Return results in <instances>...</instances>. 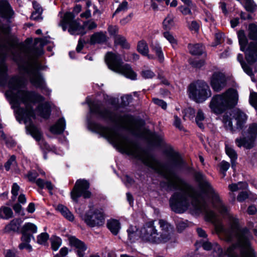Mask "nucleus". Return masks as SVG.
<instances>
[{
  "label": "nucleus",
  "instance_id": "39",
  "mask_svg": "<svg viewBox=\"0 0 257 257\" xmlns=\"http://www.w3.org/2000/svg\"><path fill=\"white\" fill-rule=\"evenodd\" d=\"M244 6L246 11L253 12L257 10V5L253 0H244Z\"/></svg>",
  "mask_w": 257,
  "mask_h": 257
},
{
  "label": "nucleus",
  "instance_id": "17",
  "mask_svg": "<svg viewBox=\"0 0 257 257\" xmlns=\"http://www.w3.org/2000/svg\"><path fill=\"white\" fill-rule=\"evenodd\" d=\"M246 61L252 64L257 61V42H250L245 55Z\"/></svg>",
  "mask_w": 257,
  "mask_h": 257
},
{
  "label": "nucleus",
  "instance_id": "15",
  "mask_svg": "<svg viewBox=\"0 0 257 257\" xmlns=\"http://www.w3.org/2000/svg\"><path fill=\"white\" fill-rule=\"evenodd\" d=\"M68 241L70 246L74 248L78 256L83 257L87 249L85 243L74 236L69 237Z\"/></svg>",
  "mask_w": 257,
  "mask_h": 257
},
{
  "label": "nucleus",
  "instance_id": "46",
  "mask_svg": "<svg viewBox=\"0 0 257 257\" xmlns=\"http://www.w3.org/2000/svg\"><path fill=\"white\" fill-rule=\"evenodd\" d=\"M195 111L194 109L189 107L185 110V114L183 116L184 120H186L187 118L192 119L195 116Z\"/></svg>",
  "mask_w": 257,
  "mask_h": 257
},
{
  "label": "nucleus",
  "instance_id": "16",
  "mask_svg": "<svg viewBox=\"0 0 257 257\" xmlns=\"http://www.w3.org/2000/svg\"><path fill=\"white\" fill-rule=\"evenodd\" d=\"M52 106V103L51 102L46 101L39 104L36 107V111L40 117L47 119L51 115Z\"/></svg>",
  "mask_w": 257,
  "mask_h": 257
},
{
  "label": "nucleus",
  "instance_id": "19",
  "mask_svg": "<svg viewBox=\"0 0 257 257\" xmlns=\"http://www.w3.org/2000/svg\"><path fill=\"white\" fill-rule=\"evenodd\" d=\"M137 50L143 56H146L149 59H154L155 57L154 55L149 54V49L147 42L145 40H141L138 42L137 45Z\"/></svg>",
  "mask_w": 257,
  "mask_h": 257
},
{
  "label": "nucleus",
  "instance_id": "50",
  "mask_svg": "<svg viewBox=\"0 0 257 257\" xmlns=\"http://www.w3.org/2000/svg\"><path fill=\"white\" fill-rule=\"evenodd\" d=\"M249 102L250 104L257 109V93L251 92L249 96Z\"/></svg>",
  "mask_w": 257,
  "mask_h": 257
},
{
  "label": "nucleus",
  "instance_id": "41",
  "mask_svg": "<svg viewBox=\"0 0 257 257\" xmlns=\"http://www.w3.org/2000/svg\"><path fill=\"white\" fill-rule=\"evenodd\" d=\"M163 36L169 42L173 48L177 45V41L169 32L167 31L163 33Z\"/></svg>",
  "mask_w": 257,
  "mask_h": 257
},
{
  "label": "nucleus",
  "instance_id": "62",
  "mask_svg": "<svg viewBox=\"0 0 257 257\" xmlns=\"http://www.w3.org/2000/svg\"><path fill=\"white\" fill-rule=\"evenodd\" d=\"M33 6L35 10L34 12H37L38 14H42L43 10L39 4L35 2L33 3Z\"/></svg>",
  "mask_w": 257,
  "mask_h": 257
},
{
  "label": "nucleus",
  "instance_id": "45",
  "mask_svg": "<svg viewBox=\"0 0 257 257\" xmlns=\"http://www.w3.org/2000/svg\"><path fill=\"white\" fill-rule=\"evenodd\" d=\"M171 160L176 166H180L182 163L181 156L178 153H173L170 156Z\"/></svg>",
  "mask_w": 257,
  "mask_h": 257
},
{
  "label": "nucleus",
  "instance_id": "4",
  "mask_svg": "<svg viewBox=\"0 0 257 257\" xmlns=\"http://www.w3.org/2000/svg\"><path fill=\"white\" fill-rule=\"evenodd\" d=\"M159 225L161 229L160 233L156 229L154 221L146 222L140 229V238L144 241L157 244L170 240L173 235V227L163 219H159Z\"/></svg>",
  "mask_w": 257,
  "mask_h": 257
},
{
  "label": "nucleus",
  "instance_id": "28",
  "mask_svg": "<svg viewBox=\"0 0 257 257\" xmlns=\"http://www.w3.org/2000/svg\"><path fill=\"white\" fill-rule=\"evenodd\" d=\"M239 44L240 47V50L244 51L246 44L247 43V39L245 36L243 30H240L237 33Z\"/></svg>",
  "mask_w": 257,
  "mask_h": 257
},
{
  "label": "nucleus",
  "instance_id": "38",
  "mask_svg": "<svg viewBox=\"0 0 257 257\" xmlns=\"http://www.w3.org/2000/svg\"><path fill=\"white\" fill-rule=\"evenodd\" d=\"M37 231V226L33 223L28 222L25 223L22 228V232H31L33 233H36Z\"/></svg>",
  "mask_w": 257,
  "mask_h": 257
},
{
  "label": "nucleus",
  "instance_id": "23",
  "mask_svg": "<svg viewBox=\"0 0 257 257\" xmlns=\"http://www.w3.org/2000/svg\"><path fill=\"white\" fill-rule=\"evenodd\" d=\"M202 247L204 249L207 250H210L212 248H213V249L216 251L217 256H221L222 255V249L218 244L216 243L211 244V243L208 241H204L202 243Z\"/></svg>",
  "mask_w": 257,
  "mask_h": 257
},
{
  "label": "nucleus",
  "instance_id": "57",
  "mask_svg": "<svg viewBox=\"0 0 257 257\" xmlns=\"http://www.w3.org/2000/svg\"><path fill=\"white\" fill-rule=\"evenodd\" d=\"M19 190L20 186L16 183H14L12 187L11 193L15 198H16L18 195Z\"/></svg>",
  "mask_w": 257,
  "mask_h": 257
},
{
  "label": "nucleus",
  "instance_id": "44",
  "mask_svg": "<svg viewBox=\"0 0 257 257\" xmlns=\"http://www.w3.org/2000/svg\"><path fill=\"white\" fill-rule=\"evenodd\" d=\"M188 226L187 220H179L176 222V227L178 232H182Z\"/></svg>",
  "mask_w": 257,
  "mask_h": 257
},
{
  "label": "nucleus",
  "instance_id": "52",
  "mask_svg": "<svg viewBox=\"0 0 257 257\" xmlns=\"http://www.w3.org/2000/svg\"><path fill=\"white\" fill-rule=\"evenodd\" d=\"M141 75L145 79H150L154 77L155 74L151 70H144L142 71Z\"/></svg>",
  "mask_w": 257,
  "mask_h": 257
},
{
  "label": "nucleus",
  "instance_id": "59",
  "mask_svg": "<svg viewBox=\"0 0 257 257\" xmlns=\"http://www.w3.org/2000/svg\"><path fill=\"white\" fill-rule=\"evenodd\" d=\"M118 28L116 26H109L108 28V31L110 35L115 36L118 32Z\"/></svg>",
  "mask_w": 257,
  "mask_h": 257
},
{
  "label": "nucleus",
  "instance_id": "21",
  "mask_svg": "<svg viewBox=\"0 0 257 257\" xmlns=\"http://www.w3.org/2000/svg\"><path fill=\"white\" fill-rule=\"evenodd\" d=\"M107 227L110 232L114 235L118 234L121 228L119 221L114 219H111L107 220Z\"/></svg>",
  "mask_w": 257,
  "mask_h": 257
},
{
  "label": "nucleus",
  "instance_id": "48",
  "mask_svg": "<svg viewBox=\"0 0 257 257\" xmlns=\"http://www.w3.org/2000/svg\"><path fill=\"white\" fill-rule=\"evenodd\" d=\"M219 166L220 171L222 174V177H224L226 175V172L230 167V164L228 162L223 161L220 163Z\"/></svg>",
  "mask_w": 257,
  "mask_h": 257
},
{
  "label": "nucleus",
  "instance_id": "13",
  "mask_svg": "<svg viewBox=\"0 0 257 257\" xmlns=\"http://www.w3.org/2000/svg\"><path fill=\"white\" fill-rule=\"evenodd\" d=\"M89 184L87 180L84 179L78 180L71 192V197L75 202L78 201V198L82 196L84 198H89L91 193L88 190Z\"/></svg>",
  "mask_w": 257,
  "mask_h": 257
},
{
  "label": "nucleus",
  "instance_id": "10",
  "mask_svg": "<svg viewBox=\"0 0 257 257\" xmlns=\"http://www.w3.org/2000/svg\"><path fill=\"white\" fill-rule=\"evenodd\" d=\"M82 220L90 227H100L105 222V216L102 209L93 208L90 206L89 209L82 216Z\"/></svg>",
  "mask_w": 257,
  "mask_h": 257
},
{
  "label": "nucleus",
  "instance_id": "63",
  "mask_svg": "<svg viewBox=\"0 0 257 257\" xmlns=\"http://www.w3.org/2000/svg\"><path fill=\"white\" fill-rule=\"evenodd\" d=\"M190 30L197 31L199 30V25L196 21H192L189 26Z\"/></svg>",
  "mask_w": 257,
  "mask_h": 257
},
{
  "label": "nucleus",
  "instance_id": "34",
  "mask_svg": "<svg viewBox=\"0 0 257 257\" xmlns=\"http://www.w3.org/2000/svg\"><path fill=\"white\" fill-rule=\"evenodd\" d=\"M225 152L228 156L230 158L232 167L234 169L235 166V160L237 159V154L235 151L231 147L226 145Z\"/></svg>",
  "mask_w": 257,
  "mask_h": 257
},
{
  "label": "nucleus",
  "instance_id": "64",
  "mask_svg": "<svg viewBox=\"0 0 257 257\" xmlns=\"http://www.w3.org/2000/svg\"><path fill=\"white\" fill-rule=\"evenodd\" d=\"M23 235L21 237V241L30 243L31 240L30 235L25 232H22Z\"/></svg>",
  "mask_w": 257,
  "mask_h": 257
},
{
  "label": "nucleus",
  "instance_id": "7",
  "mask_svg": "<svg viewBox=\"0 0 257 257\" xmlns=\"http://www.w3.org/2000/svg\"><path fill=\"white\" fill-rule=\"evenodd\" d=\"M38 65L39 63L36 58L33 56L29 59L27 63L24 67V70L28 74L30 81L35 87L50 94L51 90L47 88L44 77L36 68Z\"/></svg>",
  "mask_w": 257,
  "mask_h": 257
},
{
  "label": "nucleus",
  "instance_id": "56",
  "mask_svg": "<svg viewBox=\"0 0 257 257\" xmlns=\"http://www.w3.org/2000/svg\"><path fill=\"white\" fill-rule=\"evenodd\" d=\"M19 247L20 249H26L29 251H31L32 249V247L29 243L24 241H22Z\"/></svg>",
  "mask_w": 257,
  "mask_h": 257
},
{
  "label": "nucleus",
  "instance_id": "55",
  "mask_svg": "<svg viewBox=\"0 0 257 257\" xmlns=\"http://www.w3.org/2000/svg\"><path fill=\"white\" fill-rule=\"evenodd\" d=\"M248 197V194L246 191L241 192L237 197V200L239 202L244 201Z\"/></svg>",
  "mask_w": 257,
  "mask_h": 257
},
{
  "label": "nucleus",
  "instance_id": "24",
  "mask_svg": "<svg viewBox=\"0 0 257 257\" xmlns=\"http://www.w3.org/2000/svg\"><path fill=\"white\" fill-rule=\"evenodd\" d=\"M151 47L152 50L156 53L159 62H163L164 57L162 48L160 44L158 42L152 43L151 45Z\"/></svg>",
  "mask_w": 257,
  "mask_h": 257
},
{
  "label": "nucleus",
  "instance_id": "9",
  "mask_svg": "<svg viewBox=\"0 0 257 257\" xmlns=\"http://www.w3.org/2000/svg\"><path fill=\"white\" fill-rule=\"evenodd\" d=\"M188 92L189 97L198 103L204 102L211 94L208 84L201 81L191 83L188 86Z\"/></svg>",
  "mask_w": 257,
  "mask_h": 257
},
{
  "label": "nucleus",
  "instance_id": "29",
  "mask_svg": "<svg viewBox=\"0 0 257 257\" xmlns=\"http://www.w3.org/2000/svg\"><path fill=\"white\" fill-rule=\"evenodd\" d=\"M106 41V36L102 33H96L94 34L90 38L91 44L101 43Z\"/></svg>",
  "mask_w": 257,
  "mask_h": 257
},
{
  "label": "nucleus",
  "instance_id": "37",
  "mask_svg": "<svg viewBox=\"0 0 257 257\" xmlns=\"http://www.w3.org/2000/svg\"><path fill=\"white\" fill-rule=\"evenodd\" d=\"M249 38L252 40H257V25L254 24H250L248 26Z\"/></svg>",
  "mask_w": 257,
  "mask_h": 257
},
{
  "label": "nucleus",
  "instance_id": "12",
  "mask_svg": "<svg viewBox=\"0 0 257 257\" xmlns=\"http://www.w3.org/2000/svg\"><path fill=\"white\" fill-rule=\"evenodd\" d=\"M257 138V123H251L248 125L246 136L237 138L235 140L236 145L238 147H243L246 149L252 148Z\"/></svg>",
  "mask_w": 257,
  "mask_h": 257
},
{
  "label": "nucleus",
  "instance_id": "26",
  "mask_svg": "<svg viewBox=\"0 0 257 257\" xmlns=\"http://www.w3.org/2000/svg\"><path fill=\"white\" fill-rule=\"evenodd\" d=\"M20 226V223L19 220L18 219H13L10 223L6 226L5 231L6 232L18 231L19 229Z\"/></svg>",
  "mask_w": 257,
  "mask_h": 257
},
{
  "label": "nucleus",
  "instance_id": "22",
  "mask_svg": "<svg viewBox=\"0 0 257 257\" xmlns=\"http://www.w3.org/2000/svg\"><path fill=\"white\" fill-rule=\"evenodd\" d=\"M7 58V54L0 51V85L2 83V78L6 74L7 66L5 62Z\"/></svg>",
  "mask_w": 257,
  "mask_h": 257
},
{
  "label": "nucleus",
  "instance_id": "32",
  "mask_svg": "<svg viewBox=\"0 0 257 257\" xmlns=\"http://www.w3.org/2000/svg\"><path fill=\"white\" fill-rule=\"evenodd\" d=\"M237 60L240 62L243 71L249 76L253 75L251 68L243 61V57L242 54H239L237 55Z\"/></svg>",
  "mask_w": 257,
  "mask_h": 257
},
{
  "label": "nucleus",
  "instance_id": "58",
  "mask_svg": "<svg viewBox=\"0 0 257 257\" xmlns=\"http://www.w3.org/2000/svg\"><path fill=\"white\" fill-rule=\"evenodd\" d=\"M173 124L176 127L180 130H182L183 128V126L181 125V119L177 115L174 116V121Z\"/></svg>",
  "mask_w": 257,
  "mask_h": 257
},
{
  "label": "nucleus",
  "instance_id": "14",
  "mask_svg": "<svg viewBox=\"0 0 257 257\" xmlns=\"http://www.w3.org/2000/svg\"><path fill=\"white\" fill-rule=\"evenodd\" d=\"M227 83L225 75L220 72L213 73L210 79V83L214 91L218 92L224 88Z\"/></svg>",
  "mask_w": 257,
  "mask_h": 257
},
{
  "label": "nucleus",
  "instance_id": "8",
  "mask_svg": "<svg viewBox=\"0 0 257 257\" xmlns=\"http://www.w3.org/2000/svg\"><path fill=\"white\" fill-rule=\"evenodd\" d=\"M247 115L240 109H234L231 113H225L222 122L226 130L233 131L234 128L242 129L247 120Z\"/></svg>",
  "mask_w": 257,
  "mask_h": 257
},
{
  "label": "nucleus",
  "instance_id": "20",
  "mask_svg": "<svg viewBox=\"0 0 257 257\" xmlns=\"http://www.w3.org/2000/svg\"><path fill=\"white\" fill-rule=\"evenodd\" d=\"M65 127L66 121L63 117H62L51 127L50 131L55 134H61L64 132Z\"/></svg>",
  "mask_w": 257,
  "mask_h": 257
},
{
  "label": "nucleus",
  "instance_id": "35",
  "mask_svg": "<svg viewBox=\"0 0 257 257\" xmlns=\"http://www.w3.org/2000/svg\"><path fill=\"white\" fill-rule=\"evenodd\" d=\"M174 25L173 17L172 15H168L164 19L163 22L164 29L168 31L172 29Z\"/></svg>",
  "mask_w": 257,
  "mask_h": 257
},
{
  "label": "nucleus",
  "instance_id": "54",
  "mask_svg": "<svg viewBox=\"0 0 257 257\" xmlns=\"http://www.w3.org/2000/svg\"><path fill=\"white\" fill-rule=\"evenodd\" d=\"M153 102L157 105L161 106L163 109H166L167 106V103L164 100L157 98H153Z\"/></svg>",
  "mask_w": 257,
  "mask_h": 257
},
{
  "label": "nucleus",
  "instance_id": "51",
  "mask_svg": "<svg viewBox=\"0 0 257 257\" xmlns=\"http://www.w3.org/2000/svg\"><path fill=\"white\" fill-rule=\"evenodd\" d=\"M127 6L128 4L127 2L126 1L123 2L121 4H120L118 8L115 10L114 13L113 15V16H114V15L120 12H124L127 10Z\"/></svg>",
  "mask_w": 257,
  "mask_h": 257
},
{
  "label": "nucleus",
  "instance_id": "33",
  "mask_svg": "<svg viewBox=\"0 0 257 257\" xmlns=\"http://www.w3.org/2000/svg\"><path fill=\"white\" fill-rule=\"evenodd\" d=\"M205 117L204 113L202 110L199 109L197 111L195 117V121L197 125L201 129L204 128V121H205Z\"/></svg>",
  "mask_w": 257,
  "mask_h": 257
},
{
  "label": "nucleus",
  "instance_id": "3",
  "mask_svg": "<svg viewBox=\"0 0 257 257\" xmlns=\"http://www.w3.org/2000/svg\"><path fill=\"white\" fill-rule=\"evenodd\" d=\"M87 103L91 113L120 125L131 132L133 135L145 139L153 145L160 146L164 144L163 135L151 133L135 121L132 116L116 115L107 109H102V103L97 100H87Z\"/></svg>",
  "mask_w": 257,
  "mask_h": 257
},
{
  "label": "nucleus",
  "instance_id": "49",
  "mask_svg": "<svg viewBox=\"0 0 257 257\" xmlns=\"http://www.w3.org/2000/svg\"><path fill=\"white\" fill-rule=\"evenodd\" d=\"M49 238V235L47 233H42L37 236V242L41 244H45Z\"/></svg>",
  "mask_w": 257,
  "mask_h": 257
},
{
  "label": "nucleus",
  "instance_id": "30",
  "mask_svg": "<svg viewBox=\"0 0 257 257\" xmlns=\"http://www.w3.org/2000/svg\"><path fill=\"white\" fill-rule=\"evenodd\" d=\"M13 215V211L10 207L3 206L0 208V219H9Z\"/></svg>",
  "mask_w": 257,
  "mask_h": 257
},
{
  "label": "nucleus",
  "instance_id": "43",
  "mask_svg": "<svg viewBox=\"0 0 257 257\" xmlns=\"http://www.w3.org/2000/svg\"><path fill=\"white\" fill-rule=\"evenodd\" d=\"M61 244L62 240L60 237H56L51 240V248L54 251L57 250Z\"/></svg>",
  "mask_w": 257,
  "mask_h": 257
},
{
  "label": "nucleus",
  "instance_id": "1",
  "mask_svg": "<svg viewBox=\"0 0 257 257\" xmlns=\"http://www.w3.org/2000/svg\"><path fill=\"white\" fill-rule=\"evenodd\" d=\"M8 86L10 91L9 99L12 108L14 110L16 117L20 123L25 124L27 132L42 147L48 149L49 146L44 141L40 130L33 122L36 118L33 104L43 102L44 96L34 91L28 90L23 78L19 75L10 76L8 79Z\"/></svg>",
  "mask_w": 257,
  "mask_h": 257
},
{
  "label": "nucleus",
  "instance_id": "18",
  "mask_svg": "<svg viewBox=\"0 0 257 257\" xmlns=\"http://www.w3.org/2000/svg\"><path fill=\"white\" fill-rule=\"evenodd\" d=\"M14 14V12L7 1L4 0L0 2V15L2 18L10 19Z\"/></svg>",
  "mask_w": 257,
  "mask_h": 257
},
{
  "label": "nucleus",
  "instance_id": "47",
  "mask_svg": "<svg viewBox=\"0 0 257 257\" xmlns=\"http://www.w3.org/2000/svg\"><path fill=\"white\" fill-rule=\"evenodd\" d=\"M38 176V173L35 170H31L29 171L26 177L31 182H36V178Z\"/></svg>",
  "mask_w": 257,
  "mask_h": 257
},
{
  "label": "nucleus",
  "instance_id": "60",
  "mask_svg": "<svg viewBox=\"0 0 257 257\" xmlns=\"http://www.w3.org/2000/svg\"><path fill=\"white\" fill-rule=\"evenodd\" d=\"M132 99L131 95H126L122 97V101L123 105H126L129 104Z\"/></svg>",
  "mask_w": 257,
  "mask_h": 257
},
{
  "label": "nucleus",
  "instance_id": "5",
  "mask_svg": "<svg viewBox=\"0 0 257 257\" xmlns=\"http://www.w3.org/2000/svg\"><path fill=\"white\" fill-rule=\"evenodd\" d=\"M237 100V91L231 88L221 94L213 96L210 101L209 107L212 112L220 114L235 106Z\"/></svg>",
  "mask_w": 257,
  "mask_h": 257
},
{
  "label": "nucleus",
  "instance_id": "6",
  "mask_svg": "<svg viewBox=\"0 0 257 257\" xmlns=\"http://www.w3.org/2000/svg\"><path fill=\"white\" fill-rule=\"evenodd\" d=\"M108 68L112 71L121 74L131 80L137 79V75L128 64H124L119 55L112 52H108L105 58Z\"/></svg>",
  "mask_w": 257,
  "mask_h": 257
},
{
  "label": "nucleus",
  "instance_id": "2",
  "mask_svg": "<svg viewBox=\"0 0 257 257\" xmlns=\"http://www.w3.org/2000/svg\"><path fill=\"white\" fill-rule=\"evenodd\" d=\"M229 228L224 227L219 217H205L206 221L213 224L219 237L227 242L236 240L226 250L230 257H256V253L251 246L250 240L253 238L249 230L241 228L236 217H227Z\"/></svg>",
  "mask_w": 257,
  "mask_h": 257
},
{
  "label": "nucleus",
  "instance_id": "25",
  "mask_svg": "<svg viewBox=\"0 0 257 257\" xmlns=\"http://www.w3.org/2000/svg\"><path fill=\"white\" fill-rule=\"evenodd\" d=\"M36 184L41 189H43L45 187L47 188L50 193L52 195V191L54 189V185L52 184L50 181H45L42 179L39 178L36 181Z\"/></svg>",
  "mask_w": 257,
  "mask_h": 257
},
{
  "label": "nucleus",
  "instance_id": "42",
  "mask_svg": "<svg viewBox=\"0 0 257 257\" xmlns=\"http://www.w3.org/2000/svg\"><path fill=\"white\" fill-rule=\"evenodd\" d=\"M17 164L16 157L12 155L4 165V167L7 171H9L11 167L15 166Z\"/></svg>",
  "mask_w": 257,
  "mask_h": 257
},
{
  "label": "nucleus",
  "instance_id": "31",
  "mask_svg": "<svg viewBox=\"0 0 257 257\" xmlns=\"http://www.w3.org/2000/svg\"><path fill=\"white\" fill-rule=\"evenodd\" d=\"M188 49L190 53L194 55H200L202 54L203 51V47L202 44H197L195 45L189 44Z\"/></svg>",
  "mask_w": 257,
  "mask_h": 257
},
{
  "label": "nucleus",
  "instance_id": "11",
  "mask_svg": "<svg viewBox=\"0 0 257 257\" xmlns=\"http://www.w3.org/2000/svg\"><path fill=\"white\" fill-rule=\"evenodd\" d=\"M59 26L61 27L64 31H65L68 27V31L71 35H83V28L74 20V15L70 12L65 14L63 18L60 21Z\"/></svg>",
  "mask_w": 257,
  "mask_h": 257
},
{
  "label": "nucleus",
  "instance_id": "36",
  "mask_svg": "<svg viewBox=\"0 0 257 257\" xmlns=\"http://www.w3.org/2000/svg\"><path fill=\"white\" fill-rule=\"evenodd\" d=\"M247 187L246 182H240L238 183H233L228 186V188L232 192L237 191L239 190L244 189Z\"/></svg>",
  "mask_w": 257,
  "mask_h": 257
},
{
  "label": "nucleus",
  "instance_id": "27",
  "mask_svg": "<svg viewBox=\"0 0 257 257\" xmlns=\"http://www.w3.org/2000/svg\"><path fill=\"white\" fill-rule=\"evenodd\" d=\"M57 209L59 211L62 215L67 218L69 221H73L74 220V216L72 213L68 210V209L62 204H59L57 206Z\"/></svg>",
  "mask_w": 257,
  "mask_h": 257
},
{
  "label": "nucleus",
  "instance_id": "40",
  "mask_svg": "<svg viewBox=\"0 0 257 257\" xmlns=\"http://www.w3.org/2000/svg\"><path fill=\"white\" fill-rule=\"evenodd\" d=\"M115 43L120 45L122 47L127 49L130 47V45L126 42L125 38L120 35L116 36L114 39Z\"/></svg>",
  "mask_w": 257,
  "mask_h": 257
},
{
  "label": "nucleus",
  "instance_id": "53",
  "mask_svg": "<svg viewBox=\"0 0 257 257\" xmlns=\"http://www.w3.org/2000/svg\"><path fill=\"white\" fill-rule=\"evenodd\" d=\"M189 63L193 67L196 68H200L204 64V62L203 60H189Z\"/></svg>",
  "mask_w": 257,
  "mask_h": 257
},
{
  "label": "nucleus",
  "instance_id": "61",
  "mask_svg": "<svg viewBox=\"0 0 257 257\" xmlns=\"http://www.w3.org/2000/svg\"><path fill=\"white\" fill-rule=\"evenodd\" d=\"M179 9L180 11L184 15H191V10L187 8L184 6H181L179 8Z\"/></svg>",
  "mask_w": 257,
  "mask_h": 257
}]
</instances>
